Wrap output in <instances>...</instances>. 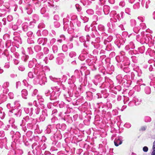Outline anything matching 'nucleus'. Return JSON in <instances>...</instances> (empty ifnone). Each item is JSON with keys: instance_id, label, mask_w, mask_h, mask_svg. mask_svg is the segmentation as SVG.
Segmentation results:
<instances>
[{"instance_id": "obj_1", "label": "nucleus", "mask_w": 155, "mask_h": 155, "mask_svg": "<svg viewBox=\"0 0 155 155\" xmlns=\"http://www.w3.org/2000/svg\"><path fill=\"white\" fill-rule=\"evenodd\" d=\"M114 143L115 146L117 147L119 145L122 144V141L120 139H118L114 141Z\"/></svg>"}, {"instance_id": "obj_2", "label": "nucleus", "mask_w": 155, "mask_h": 155, "mask_svg": "<svg viewBox=\"0 0 155 155\" xmlns=\"http://www.w3.org/2000/svg\"><path fill=\"white\" fill-rule=\"evenodd\" d=\"M143 150L144 152H146L148 150V148L147 147H144L143 148Z\"/></svg>"}, {"instance_id": "obj_3", "label": "nucleus", "mask_w": 155, "mask_h": 155, "mask_svg": "<svg viewBox=\"0 0 155 155\" xmlns=\"http://www.w3.org/2000/svg\"><path fill=\"white\" fill-rule=\"evenodd\" d=\"M153 150L152 152L151 155H155V149H153Z\"/></svg>"}, {"instance_id": "obj_4", "label": "nucleus", "mask_w": 155, "mask_h": 155, "mask_svg": "<svg viewBox=\"0 0 155 155\" xmlns=\"http://www.w3.org/2000/svg\"><path fill=\"white\" fill-rule=\"evenodd\" d=\"M153 149H155V141L153 143Z\"/></svg>"}]
</instances>
